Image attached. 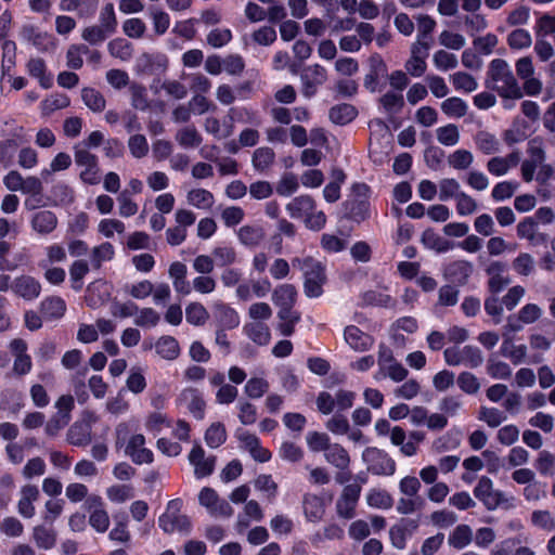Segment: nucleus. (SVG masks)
Here are the masks:
<instances>
[{"instance_id": "aec40b11", "label": "nucleus", "mask_w": 555, "mask_h": 555, "mask_svg": "<svg viewBox=\"0 0 555 555\" xmlns=\"http://www.w3.org/2000/svg\"><path fill=\"white\" fill-rule=\"evenodd\" d=\"M212 309L216 319L223 328L231 330L238 326L240 315L232 307L221 301H217Z\"/></svg>"}, {"instance_id": "4468645a", "label": "nucleus", "mask_w": 555, "mask_h": 555, "mask_svg": "<svg viewBox=\"0 0 555 555\" xmlns=\"http://www.w3.org/2000/svg\"><path fill=\"white\" fill-rule=\"evenodd\" d=\"M59 223L56 215L51 210H38L30 219L31 229L40 235H49Z\"/></svg>"}, {"instance_id": "4c0bfd02", "label": "nucleus", "mask_w": 555, "mask_h": 555, "mask_svg": "<svg viewBox=\"0 0 555 555\" xmlns=\"http://www.w3.org/2000/svg\"><path fill=\"white\" fill-rule=\"evenodd\" d=\"M423 244L437 253H447L454 247V244L434 231L427 230L423 233L422 237Z\"/></svg>"}, {"instance_id": "6ab92c4d", "label": "nucleus", "mask_w": 555, "mask_h": 555, "mask_svg": "<svg viewBox=\"0 0 555 555\" xmlns=\"http://www.w3.org/2000/svg\"><path fill=\"white\" fill-rule=\"evenodd\" d=\"M27 73L37 79L43 89H48L53 83V77L47 72L46 62L40 57H30L26 64Z\"/></svg>"}, {"instance_id": "2f4dec72", "label": "nucleus", "mask_w": 555, "mask_h": 555, "mask_svg": "<svg viewBox=\"0 0 555 555\" xmlns=\"http://www.w3.org/2000/svg\"><path fill=\"white\" fill-rule=\"evenodd\" d=\"M517 235L528 240L531 244L538 245L545 241V235L538 232L537 224L531 218H527L517 225Z\"/></svg>"}, {"instance_id": "7ed1b4c3", "label": "nucleus", "mask_w": 555, "mask_h": 555, "mask_svg": "<svg viewBox=\"0 0 555 555\" xmlns=\"http://www.w3.org/2000/svg\"><path fill=\"white\" fill-rule=\"evenodd\" d=\"M292 264L304 274L305 295L309 298L320 297L326 280L324 264L312 257L294 258Z\"/></svg>"}, {"instance_id": "69168bd1", "label": "nucleus", "mask_w": 555, "mask_h": 555, "mask_svg": "<svg viewBox=\"0 0 555 555\" xmlns=\"http://www.w3.org/2000/svg\"><path fill=\"white\" fill-rule=\"evenodd\" d=\"M473 162H474V156H473L472 152L464 150V149H459V150L454 151L448 157L449 165L456 170L468 169L470 167V165L473 164Z\"/></svg>"}, {"instance_id": "ea45409f", "label": "nucleus", "mask_w": 555, "mask_h": 555, "mask_svg": "<svg viewBox=\"0 0 555 555\" xmlns=\"http://www.w3.org/2000/svg\"><path fill=\"white\" fill-rule=\"evenodd\" d=\"M176 141L183 149H194L202 143V137L195 127L186 126L177 131Z\"/></svg>"}, {"instance_id": "6e6552de", "label": "nucleus", "mask_w": 555, "mask_h": 555, "mask_svg": "<svg viewBox=\"0 0 555 555\" xmlns=\"http://www.w3.org/2000/svg\"><path fill=\"white\" fill-rule=\"evenodd\" d=\"M75 163L81 168L79 177L86 184L95 185L100 182V168L98 157L88 150L76 147Z\"/></svg>"}, {"instance_id": "1a4fd4ad", "label": "nucleus", "mask_w": 555, "mask_h": 555, "mask_svg": "<svg viewBox=\"0 0 555 555\" xmlns=\"http://www.w3.org/2000/svg\"><path fill=\"white\" fill-rule=\"evenodd\" d=\"M198 501L212 516L229 517L233 513L232 506L225 500L220 499L212 488H203Z\"/></svg>"}, {"instance_id": "2eb2a0df", "label": "nucleus", "mask_w": 555, "mask_h": 555, "mask_svg": "<svg viewBox=\"0 0 555 555\" xmlns=\"http://www.w3.org/2000/svg\"><path fill=\"white\" fill-rule=\"evenodd\" d=\"M344 337L350 348L358 352L369 350L374 344L371 335L362 332L354 325H349L345 328Z\"/></svg>"}, {"instance_id": "a19ab883", "label": "nucleus", "mask_w": 555, "mask_h": 555, "mask_svg": "<svg viewBox=\"0 0 555 555\" xmlns=\"http://www.w3.org/2000/svg\"><path fill=\"white\" fill-rule=\"evenodd\" d=\"M16 64V44L12 40H4L2 43L1 72L2 76H10Z\"/></svg>"}, {"instance_id": "473e14b6", "label": "nucleus", "mask_w": 555, "mask_h": 555, "mask_svg": "<svg viewBox=\"0 0 555 555\" xmlns=\"http://www.w3.org/2000/svg\"><path fill=\"white\" fill-rule=\"evenodd\" d=\"M441 111L450 118H462L467 114L468 104L461 98L451 96L441 103Z\"/></svg>"}, {"instance_id": "680f3d73", "label": "nucleus", "mask_w": 555, "mask_h": 555, "mask_svg": "<svg viewBox=\"0 0 555 555\" xmlns=\"http://www.w3.org/2000/svg\"><path fill=\"white\" fill-rule=\"evenodd\" d=\"M433 63L438 70L448 72L454 69L459 61L455 54L446 50H438L433 55Z\"/></svg>"}, {"instance_id": "5701e85b", "label": "nucleus", "mask_w": 555, "mask_h": 555, "mask_svg": "<svg viewBox=\"0 0 555 555\" xmlns=\"http://www.w3.org/2000/svg\"><path fill=\"white\" fill-rule=\"evenodd\" d=\"M324 457L327 463L339 470L347 469L350 464V456L347 450L338 443H331L324 452Z\"/></svg>"}, {"instance_id": "de8ad7c7", "label": "nucleus", "mask_w": 555, "mask_h": 555, "mask_svg": "<svg viewBox=\"0 0 555 555\" xmlns=\"http://www.w3.org/2000/svg\"><path fill=\"white\" fill-rule=\"evenodd\" d=\"M34 540L38 547L50 550L55 545V531L47 526L40 525L34 528Z\"/></svg>"}, {"instance_id": "f03ea898", "label": "nucleus", "mask_w": 555, "mask_h": 555, "mask_svg": "<svg viewBox=\"0 0 555 555\" xmlns=\"http://www.w3.org/2000/svg\"><path fill=\"white\" fill-rule=\"evenodd\" d=\"M130 425L126 422L119 423L115 428L116 447H125V454L131 459L134 464H150L153 462V452L145 448V437L142 434H134L128 437Z\"/></svg>"}, {"instance_id": "a878e982", "label": "nucleus", "mask_w": 555, "mask_h": 555, "mask_svg": "<svg viewBox=\"0 0 555 555\" xmlns=\"http://www.w3.org/2000/svg\"><path fill=\"white\" fill-rule=\"evenodd\" d=\"M302 503L305 516L309 521L318 522L322 519L325 512L322 498L315 494H306Z\"/></svg>"}, {"instance_id": "864d4df0", "label": "nucleus", "mask_w": 555, "mask_h": 555, "mask_svg": "<svg viewBox=\"0 0 555 555\" xmlns=\"http://www.w3.org/2000/svg\"><path fill=\"white\" fill-rule=\"evenodd\" d=\"M437 140L444 146H454L460 141V131L456 125L448 124L436 130Z\"/></svg>"}, {"instance_id": "f3484780", "label": "nucleus", "mask_w": 555, "mask_h": 555, "mask_svg": "<svg viewBox=\"0 0 555 555\" xmlns=\"http://www.w3.org/2000/svg\"><path fill=\"white\" fill-rule=\"evenodd\" d=\"M474 270L473 263L467 260H456L448 264L444 275L451 282L457 285H464L468 281Z\"/></svg>"}, {"instance_id": "4be33fe9", "label": "nucleus", "mask_w": 555, "mask_h": 555, "mask_svg": "<svg viewBox=\"0 0 555 555\" xmlns=\"http://www.w3.org/2000/svg\"><path fill=\"white\" fill-rule=\"evenodd\" d=\"M40 310L44 319L57 320L65 314L66 304L63 298L59 296H51L41 301Z\"/></svg>"}, {"instance_id": "423d86ee", "label": "nucleus", "mask_w": 555, "mask_h": 555, "mask_svg": "<svg viewBox=\"0 0 555 555\" xmlns=\"http://www.w3.org/2000/svg\"><path fill=\"white\" fill-rule=\"evenodd\" d=\"M444 361L448 365L475 369L481 365L483 357L480 349L476 346L449 347L443 351Z\"/></svg>"}, {"instance_id": "58836bf2", "label": "nucleus", "mask_w": 555, "mask_h": 555, "mask_svg": "<svg viewBox=\"0 0 555 555\" xmlns=\"http://www.w3.org/2000/svg\"><path fill=\"white\" fill-rule=\"evenodd\" d=\"M357 116V109L351 104L343 103L335 105L330 111V119L337 125H346Z\"/></svg>"}, {"instance_id": "cd10ccee", "label": "nucleus", "mask_w": 555, "mask_h": 555, "mask_svg": "<svg viewBox=\"0 0 555 555\" xmlns=\"http://www.w3.org/2000/svg\"><path fill=\"white\" fill-rule=\"evenodd\" d=\"M156 353L166 360H175L180 353L178 340L172 336H162L155 344Z\"/></svg>"}, {"instance_id": "f8f14e48", "label": "nucleus", "mask_w": 555, "mask_h": 555, "mask_svg": "<svg viewBox=\"0 0 555 555\" xmlns=\"http://www.w3.org/2000/svg\"><path fill=\"white\" fill-rule=\"evenodd\" d=\"M190 464L194 467V475L201 479L211 475L215 468V456H205V451L195 444L189 454Z\"/></svg>"}, {"instance_id": "c03bdc74", "label": "nucleus", "mask_w": 555, "mask_h": 555, "mask_svg": "<svg viewBox=\"0 0 555 555\" xmlns=\"http://www.w3.org/2000/svg\"><path fill=\"white\" fill-rule=\"evenodd\" d=\"M115 255L114 246L109 242H104L91 250L90 261L94 269L101 268L102 263L113 259Z\"/></svg>"}, {"instance_id": "f257e3e1", "label": "nucleus", "mask_w": 555, "mask_h": 555, "mask_svg": "<svg viewBox=\"0 0 555 555\" xmlns=\"http://www.w3.org/2000/svg\"><path fill=\"white\" fill-rule=\"evenodd\" d=\"M486 87L496 92L504 100L522 98V89L517 81L509 64L503 59H494L489 63Z\"/></svg>"}, {"instance_id": "e2e57ef3", "label": "nucleus", "mask_w": 555, "mask_h": 555, "mask_svg": "<svg viewBox=\"0 0 555 555\" xmlns=\"http://www.w3.org/2000/svg\"><path fill=\"white\" fill-rule=\"evenodd\" d=\"M186 322L199 326L203 325L208 319L206 308L199 302H191L185 309Z\"/></svg>"}, {"instance_id": "3c124183", "label": "nucleus", "mask_w": 555, "mask_h": 555, "mask_svg": "<svg viewBox=\"0 0 555 555\" xmlns=\"http://www.w3.org/2000/svg\"><path fill=\"white\" fill-rule=\"evenodd\" d=\"M81 99L87 107L95 113H100L105 108V99L102 93L93 88H83Z\"/></svg>"}, {"instance_id": "09e8293b", "label": "nucleus", "mask_w": 555, "mask_h": 555, "mask_svg": "<svg viewBox=\"0 0 555 555\" xmlns=\"http://www.w3.org/2000/svg\"><path fill=\"white\" fill-rule=\"evenodd\" d=\"M89 263L86 260H75L69 267V278L72 287L75 291H80L83 286V279L89 273Z\"/></svg>"}, {"instance_id": "0eeeda50", "label": "nucleus", "mask_w": 555, "mask_h": 555, "mask_svg": "<svg viewBox=\"0 0 555 555\" xmlns=\"http://www.w3.org/2000/svg\"><path fill=\"white\" fill-rule=\"evenodd\" d=\"M362 460L367 470L374 475L390 476L396 470L395 461L384 450L375 447L366 448L362 453Z\"/></svg>"}, {"instance_id": "5fc2aeb1", "label": "nucleus", "mask_w": 555, "mask_h": 555, "mask_svg": "<svg viewBox=\"0 0 555 555\" xmlns=\"http://www.w3.org/2000/svg\"><path fill=\"white\" fill-rule=\"evenodd\" d=\"M532 38L530 33L524 28H516L507 36V44L513 50H522L531 46Z\"/></svg>"}, {"instance_id": "052dcab7", "label": "nucleus", "mask_w": 555, "mask_h": 555, "mask_svg": "<svg viewBox=\"0 0 555 555\" xmlns=\"http://www.w3.org/2000/svg\"><path fill=\"white\" fill-rule=\"evenodd\" d=\"M408 375V370L398 361L392 362L382 371H377L374 375L376 380L389 377L393 382H402Z\"/></svg>"}, {"instance_id": "412c9836", "label": "nucleus", "mask_w": 555, "mask_h": 555, "mask_svg": "<svg viewBox=\"0 0 555 555\" xmlns=\"http://www.w3.org/2000/svg\"><path fill=\"white\" fill-rule=\"evenodd\" d=\"M314 208V201L309 195L297 196L286 205V211L294 219H305Z\"/></svg>"}, {"instance_id": "bb28decb", "label": "nucleus", "mask_w": 555, "mask_h": 555, "mask_svg": "<svg viewBox=\"0 0 555 555\" xmlns=\"http://www.w3.org/2000/svg\"><path fill=\"white\" fill-rule=\"evenodd\" d=\"M473 530L468 525H457L449 534L448 543L451 547L463 550L473 541Z\"/></svg>"}, {"instance_id": "20e7f679", "label": "nucleus", "mask_w": 555, "mask_h": 555, "mask_svg": "<svg viewBox=\"0 0 555 555\" xmlns=\"http://www.w3.org/2000/svg\"><path fill=\"white\" fill-rule=\"evenodd\" d=\"M182 505L183 502L180 499L168 502L165 513L158 518V526L164 532H190L191 521L186 515L181 514Z\"/></svg>"}, {"instance_id": "774afa93", "label": "nucleus", "mask_w": 555, "mask_h": 555, "mask_svg": "<svg viewBox=\"0 0 555 555\" xmlns=\"http://www.w3.org/2000/svg\"><path fill=\"white\" fill-rule=\"evenodd\" d=\"M214 261L219 267L231 266L236 261V251L233 247L223 245L212 250Z\"/></svg>"}, {"instance_id": "9b49d317", "label": "nucleus", "mask_w": 555, "mask_h": 555, "mask_svg": "<svg viewBox=\"0 0 555 555\" xmlns=\"http://www.w3.org/2000/svg\"><path fill=\"white\" fill-rule=\"evenodd\" d=\"M418 526V520L411 518H402L398 524L391 526L389 529L391 545L397 550H404L408 540L412 538Z\"/></svg>"}, {"instance_id": "79ce46f5", "label": "nucleus", "mask_w": 555, "mask_h": 555, "mask_svg": "<svg viewBox=\"0 0 555 555\" xmlns=\"http://www.w3.org/2000/svg\"><path fill=\"white\" fill-rule=\"evenodd\" d=\"M237 235L243 245L254 247L263 240L264 232L263 229L258 225H244L240 229Z\"/></svg>"}, {"instance_id": "72a5a7b5", "label": "nucleus", "mask_w": 555, "mask_h": 555, "mask_svg": "<svg viewBox=\"0 0 555 555\" xmlns=\"http://www.w3.org/2000/svg\"><path fill=\"white\" fill-rule=\"evenodd\" d=\"M67 439L70 444L85 447L91 441L90 424L75 423L68 430Z\"/></svg>"}, {"instance_id": "0e129e2a", "label": "nucleus", "mask_w": 555, "mask_h": 555, "mask_svg": "<svg viewBox=\"0 0 555 555\" xmlns=\"http://www.w3.org/2000/svg\"><path fill=\"white\" fill-rule=\"evenodd\" d=\"M477 147L485 154H493L499 151L500 142L494 134L480 131L475 137Z\"/></svg>"}, {"instance_id": "c85d7f7f", "label": "nucleus", "mask_w": 555, "mask_h": 555, "mask_svg": "<svg viewBox=\"0 0 555 555\" xmlns=\"http://www.w3.org/2000/svg\"><path fill=\"white\" fill-rule=\"evenodd\" d=\"M297 297V289L292 284H282L278 286L273 294L272 300L279 307H293Z\"/></svg>"}, {"instance_id": "f704fd0d", "label": "nucleus", "mask_w": 555, "mask_h": 555, "mask_svg": "<svg viewBox=\"0 0 555 555\" xmlns=\"http://www.w3.org/2000/svg\"><path fill=\"white\" fill-rule=\"evenodd\" d=\"M275 159V153L272 149L267 146H261L255 150L251 158L253 167L259 171L263 172L269 169Z\"/></svg>"}, {"instance_id": "37998d69", "label": "nucleus", "mask_w": 555, "mask_h": 555, "mask_svg": "<svg viewBox=\"0 0 555 555\" xmlns=\"http://www.w3.org/2000/svg\"><path fill=\"white\" fill-rule=\"evenodd\" d=\"M144 426L149 433L157 436L165 428L171 427V420L162 412H152L146 416Z\"/></svg>"}, {"instance_id": "dca6fc26", "label": "nucleus", "mask_w": 555, "mask_h": 555, "mask_svg": "<svg viewBox=\"0 0 555 555\" xmlns=\"http://www.w3.org/2000/svg\"><path fill=\"white\" fill-rule=\"evenodd\" d=\"M21 38L40 52L48 51L52 46L51 37L47 33L40 31L37 27L29 24L23 26Z\"/></svg>"}, {"instance_id": "7c9ffc66", "label": "nucleus", "mask_w": 555, "mask_h": 555, "mask_svg": "<svg viewBox=\"0 0 555 555\" xmlns=\"http://www.w3.org/2000/svg\"><path fill=\"white\" fill-rule=\"evenodd\" d=\"M517 160L516 154H509L506 157H492L487 164V169L491 175L501 177L506 175L516 165Z\"/></svg>"}, {"instance_id": "bf43d9fd", "label": "nucleus", "mask_w": 555, "mask_h": 555, "mask_svg": "<svg viewBox=\"0 0 555 555\" xmlns=\"http://www.w3.org/2000/svg\"><path fill=\"white\" fill-rule=\"evenodd\" d=\"M99 26H101L105 31L113 35L117 29V20L115 14V9L113 3H106L100 12L99 15Z\"/></svg>"}, {"instance_id": "ddd939ff", "label": "nucleus", "mask_w": 555, "mask_h": 555, "mask_svg": "<svg viewBox=\"0 0 555 555\" xmlns=\"http://www.w3.org/2000/svg\"><path fill=\"white\" fill-rule=\"evenodd\" d=\"M12 291L25 300H34L40 295L41 285L35 278L22 275L12 282Z\"/></svg>"}, {"instance_id": "39448f33", "label": "nucleus", "mask_w": 555, "mask_h": 555, "mask_svg": "<svg viewBox=\"0 0 555 555\" xmlns=\"http://www.w3.org/2000/svg\"><path fill=\"white\" fill-rule=\"evenodd\" d=\"M474 495L482 502L488 511H494L504 504L506 507L513 506V498H507L502 491L494 490L492 480L487 476L479 478L474 489Z\"/></svg>"}, {"instance_id": "393cba45", "label": "nucleus", "mask_w": 555, "mask_h": 555, "mask_svg": "<svg viewBox=\"0 0 555 555\" xmlns=\"http://www.w3.org/2000/svg\"><path fill=\"white\" fill-rule=\"evenodd\" d=\"M186 202L199 210H209L215 204V196L210 191L197 188L186 193Z\"/></svg>"}, {"instance_id": "9d476101", "label": "nucleus", "mask_w": 555, "mask_h": 555, "mask_svg": "<svg viewBox=\"0 0 555 555\" xmlns=\"http://www.w3.org/2000/svg\"><path fill=\"white\" fill-rule=\"evenodd\" d=\"M326 78L327 73L323 66L313 64L305 67L300 74L304 95L306 98L314 95L318 88L326 81Z\"/></svg>"}, {"instance_id": "b1692460", "label": "nucleus", "mask_w": 555, "mask_h": 555, "mask_svg": "<svg viewBox=\"0 0 555 555\" xmlns=\"http://www.w3.org/2000/svg\"><path fill=\"white\" fill-rule=\"evenodd\" d=\"M500 349L502 356L508 358L515 365L522 363L527 356V346L515 345L506 333H503V341Z\"/></svg>"}, {"instance_id": "e433bc0d", "label": "nucleus", "mask_w": 555, "mask_h": 555, "mask_svg": "<svg viewBox=\"0 0 555 555\" xmlns=\"http://www.w3.org/2000/svg\"><path fill=\"white\" fill-rule=\"evenodd\" d=\"M55 408L57 409V420H55V429H59L67 425L70 420V412L74 409L73 396H61L55 403Z\"/></svg>"}, {"instance_id": "13d9d810", "label": "nucleus", "mask_w": 555, "mask_h": 555, "mask_svg": "<svg viewBox=\"0 0 555 555\" xmlns=\"http://www.w3.org/2000/svg\"><path fill=\"white\" fill-rule=\"evenodd\" d=\"M439 199L447 202L450 198H456L463 191H461L460 183L453 178H444L438 184Z\"/></svg>"}, {"instance_id": "49530a36", "label": "nucleus", "mask_w": 555, "mask_h": 555, "mask_svg": "<svg viewBox=\"0 0 555 555\" xmlns=\"http://www.w3.org/2000/svg\"><path fill=\"white\" fill-rule=\"evenodd\" d=\"M366 503L374 508L389 509L393 504V500L386 490L371 489L366 494Z\"/></svg>"}, {"instance_id": "c756f323", "label": "nucleus", "mask_w": 555, "mask_h": 555, "mask_svg": "<svg viewBox=\"0 0 555 555\" xmlns=\"http://www.w3.org/2000/svg\"><path fill=\"white\" fill-rule=\"evenodd\" d=\"M244 331L247 337L259 346L269 344L271 334L269 327L261 322H251L245 325Z\"/></svg>"}, {"instance_id": "4d7b16f0", "label": "nucleus", "mask_w": 555, "mask_h": 555, "mask_svg": "<svg viewBox=\"0 0 555 555\" xmlns=\"http://www.w3.org/2000/svg\"><path fill=\"white\" fill-rule=\"evenodd\" d=\"M451 82L456 91L466 93L473 92L478 88L476 79L468 73L457 72L451 76Z\"/></svg>"}, {"instance_id": "6e6d98bb", "label": "nucleus", "mask_w": 555, "mask_h": 555, "mask_svg": "<svg viewBox=\"0 0 555 555\" xmlns=\"http://www.w3.org/2000/svg\"><path fill=\"white\" fill-rule=\"evenodd\" d=\"M534 467L542 476L555 475V455L547 450L540 451Z\"/></svg>"}, {"instance_id": "c9c22d12", "label": "nucleus", "mask_w": 555, "mask_h": 555, "mask_svg": "<svg viewBox=\"0 0 555 555\" xmlns=\"http://www.w3.org/2000/svg\"><path fill=\"white\" fill-rule=\"evenodd\" d=\"M371 62V70L365 76L364 86L370 91L375 92L377 88V80L379 77H384L387 74V67L379 56L372 57Z\"/></svg>"}, {"instance_id": "a18cd8bd", "label": "nucleus", "mask_w": 555, "mask_h": 555, "mask_svg": "<svg viewBox=\"0 0 555 555\" xmlns=\"http://www.w3.org/2000/svg\"><path fill=\"white\" fill-rule=\"evenodd\" d=\"M269 388V382L264 377L253 376L246 382L244 393L250 399H259L268 392Z\"/></svg>"}, {"instance_id": "338daca9", "label": "nucleus", "mask_w": 555, "mask_h": 555, "mask_svg": "<svg viewBox=\"0 0 555 555\" xmlns=\"http://www.w3.org/2000/svg\"><path fill=\"white\" fill-rule=\"evenodd\" d=\"M106 495L113 503H124L134 496V491L130 485H114L106 490Z\"/></svg>"}, {"instance_id": "8fccbe9b", "label": "nucleus", "mask_w": 555, "mask_h": 555, "mask_svg": "<svg viewBox=\"0 0 555 555\" xmlns=\"http://www.w3.org/2000/svg\"><path fill=\"white\" fill-rule=\"evenodd\" d=\"M461 444V435L459 431H448L441 437L437 438L433 448L436 452L442 453L451 450H455Z\"/></svg>"}, {"instance_id": "a211bd4d", "label": "nucleus", "mask_w": 555, "mask_h": 555, "mask_svg": "<svg viewBox=\"0 0 555 555\" xmlns=\"http://www.w3.org/2000/svg\"><path fill=\"white\" fill-rule=\"evenodd\" d=\"M179 400L185 403L192 415L202 420L204 417L205 401L202 393L195 388H185L181 391Z\"/></svg>"}, {"instance_id": "603ef678", "label": "nucleus", "mask_w": 555, "mask_h": 555, "mask_svg": "<svg viewBox=\"0 0 555 555\" xmlns=\"http://www.w3.org/2000/svg\"><path fill=\"white\" fill-rule=\"evenodd\" d=\"M227 440V430L223 424L214 423L205 433V441L208 447L215 449L223 444Z\"/></svg>"}]
</instances>
